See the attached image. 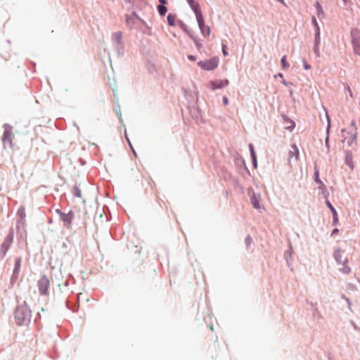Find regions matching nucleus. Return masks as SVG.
Returning a JSON list of instances; mask_svg holds the SVG:
<instances>
[{
	"instance_id": "f257e3e1",
	"label": "nucleus",
	"mask_w": 360,
	"mask_h": 360,
	"mask_svg": "<svg viewBox=\"0 0 360 360\" xmlns=\"http://www.w3.org/2000/svg\"><path fill=\"white\" fill-rule=\"evenodd\" d=\"M333 257L337 262L342 265V268H341L340 271L345 275H349L351 272V269L347 265L348 258L344 251L340 249L334 252Z\"/></svg>"
},
{
	"instance_id": "f03ea898",
	"label": "nucleus",
	"mask_w": 360,
	"mask_h": 360,
	"mask_svg": "<svg viewBox=\"0 0 360 360\" xmlns=\"http://www.w3.org/2000/svg\"><path fill=\"white\" fill-rule=\"evenodd\" d=\"M219 64V58L217 57L212 58L209 60H202L198 63V65L205 70H213L217 68Z\"/></svg>"
},
{
	"instance_id": "7ed1b4c3",
	"label": "nucleus",
	"mask_w": 360,
	"mask_h": 360,
	"mask_svg": "<svg viewBox=\"0 0 360 360\" xmlns=\"http://www.w3.org/2000/svg\"><path fill=\"white\" fill-rule=\"evenodd\" d=\"M351 35L354 53L356 55L360 56V31L357 29H354L351 31Z\"/></svg>"
},
{
	"instance_id": "20e7f679",
	"label": "nucleus",
	"mask_w": 360,
	"mask_h": 360,
	"mask_svg": "<svg viewBox=\"0 0 360 360\" xmlns=\"http://www.w3.org/2000/svg\"><path fill=\"white\" fill-rule=\"evenodd\" d=\"M195 17L202 34L204 36H209L210 34V27L205 24V20L201 11L195 13Z\"/></svg>"
},
{
	"instance_id": "39448f33",
	"label": "nucleus",
	"mask_w": 360,
	"mask_h": 360,
	"mask_svg": "<svg viewBox=\"0 0 360 360\" xmlns=\"http://www.w3.org/2000/svg\"><path fill=\"white\" fill-rule=\"evenodd\" d=\"M50 287V280L45 276H42L38 281V288L41 295L48 294V288Z\"/></svg>"
},
{
	"instance_id": "423d86ee",
	"label": "nucleus",
	"mask_w": 360,
	"mask_h": 360,
	"mask_svg": "<svg viewBox=\"0 0 360 360\" xmlns=\"http://www.w3.org/2000/svg\"><path fill=\"white\" fill-rule=\"evenodd\" d=\"M108 215L103 210H97L94 217V223L95 225H103L108 221Z\"/></svg>"
},
{
	"instance_id": "0eeeda50",
	"label": "nucleus",
	"mask_w": 360,
	"mask_h": 360,
	"mask_svg": "<svg viewBox=\"0 0 360 360\" xmlns=\"http://www.w3.org/2000/svg\"><path fill=\"white\" fill-rule=\"evenodd\" d=\"M299 150L297 146L294 143L291 145V150L289 151L288 163L290 167H292V160L295 158L296 162L299 160Z\"/></svg>"
},
{
	"instance_id": "6e6552de",
	"label": "nucleus",
	"mask_w": 360,
	"mask_h": 360,
	"mask_svg": "<svg viewBox=\"0 0 360 360\" xmlns=\"http://www.w3.org/2000/svg\"><path fill=\"white\" fill-rule=\"evenodd\" d=\"M229 80L228 79H221V80H216V81H211L209 83V87L212 90H215L217 89H221L223 88L229 84Z\"/></svg>"
},
{
	"instance_id": "1a4fd4ad",
	"label": "nucleus",
	"mask_w": 360,
	"mask_h": 360,
	"mask_svg": "<svg viewBox=\"0 0 360 360\" xmlns=\"http://www.w3.org/2000/svg\"><path fill=\"white\" fill-rule=\"evenodd\" d=\"M250 200L251 203L252 204L253 207L255 209H260L262 207L261 205V196L259 194H256L253 191H252V193L250 194Z\"/></svg>"
},
{
	"instance_id": "9d476101",
	"label": "nucleus",
	"mask_w": 360,
	"mask_h": 360,
	"mask_svg": "<svg viewBox=\"0 0 360 360\" xmlns=\"http://www.w3.org/2000/svg\"><path fill=\"white\" fill-rule=\"evenodd\" d=\"M15 322H17V325L21 326L23 324L25 316H23L22 309L20 308H17V310L15 311Z\"/></svg>"
},
{
	"instance_id": "9b49d317",
	"label": "nucleus",
	"mask_w": 360,
	"mask_h": 360,
	"mask_svg": "<svg viewBox=\"0 0 360 360\" xmlns=\"http://www.w3.org/2000/svg\"><path fill=\"white\" fill-rule=\"evenodd\" d=\"M12 131L10 129H6L4 131V136H3V142L4 143H8L9 145H11L12 142Z\"/></svg>"
},
{
	"instance_id": "f8f14e48",
	"label": "nucleus",
	"mask_w": 360,
	"mask_h": 360,
	"mask_svg": "<svg viewBox=\"0 0 360 360\" xmlns=\"http://www.w3.org/2000/svg\"><path fill=\"white\" fill-rule=\"evenodd\" d=\"M74 217V214L72 212H70L68 214H60V218L63 220V221L65 224H70L72 223V221Z\"/></svg>"
},
{
	"instance_id": "ddd939ff",
	"label": "nucleus",
	"mask_w": 360,
	"mask_h": 360,
	"mask_svg": "<svg viewBox=\"0 0 360 360\" xmlns=\"http://www.w3.org/2000/svg\"><path fill=\"white\" fill-rule=\"evenodd\" d=\"M18 217L20 219L18 223L22 224L24 223V218L25 217V209L24 207H20L17 212Z\"/></svg>"
},
{
	"instance_id": "4468645a",
	"label": "nucleus",
	"mask_w": 360,
	"mask_h": 360,
	"mask_svg": "<svg viewBox=\"0 0 360 360\" xmlns=\"http://www.w3.org/2000/svg\"><path fill=\"white\" fill-rule=\"evenodd\" d=\"M191 8L194 11L195 14L201 11L198 4L195 3L194 0H186Z\"/></svg>"
},
{
	"instance_id": "2eb2a0df",
	"label": "nucleus",
	"mask_w": 360,
	"mask_h": 360,
	"mask_svg": "<svg viewBox=\"0 0 360 360\" xmlns=\"http://www.w3.org/2000/svg\"><path fill=\"white\" fill-rule=\"evenodd\" d=\"M345 163L352 169L354 168V163L352 160V155L351 153L347 152L345 156Z\"/></svg>"
},
{
	"instance_id": "dca6fc26",
	"label": "nucleus",
	"mask_w": 360,
	"mask_h": 360,
	"mask_svg": "<svg viewBox=\"0 0 360 360\" xmlns=\"http://www.w3.org/2000/svg\"><path fill=\"white\" fill-rule=\"evenodd\" d=\"M21 266V259L17 258L15 259V267L13 270L14 275L19 274V271L20 270Z\"/></svg>"
},
{
	"instance_id": "f3484780",
	"label": "nucleus",
	"mask_w": 360,
	"mask_h": 360,
	"mask_svg": "<svg viewBox=\"0 0 360 360\" xmlns=\"http://www.w3.org/2000/svg\"><path fill=\"white\" fill-rule=\"evenodd\" d=\"M326 203L327 206L328 207V208L330 210V211L332 212V213L333 214L334 222H336V219H337V217H338V214H337L336 210H335L333 206L331 205L330 201L326 200Z\"/></svg>"
},
{
	"instance_id": "a211bd4d",
	"label": "nucleus",
	"mask_w": 360,
	"mask_h": 360,
	"mask_svg": "<svg viewBox=\"0 0 360 360\" xmlns=\"http://www.w3.org/2000/svg\"><path fill=\"white\" fill-rule=\"evenodd\" d=\"M315 6L317 10V15L319 18L323 17V10L321 6V4L319 2H316L315 4Z\"/></svg>"
},
{
	"instance_id": "6ab92c4d",
	"label": "nucleus",
	"mask_w": 360,
	"mask_h": 360,
	"mask_svg": "<svg viewBox=\"0 0 360 360\" xmlns=\"http://www.w3.org/2000/svg\"><path fill=\"white\" fill-rule=\"evenodd\" d=\"M167 22L169 25H174L176 22V16L174 15L169 14L167 15Z\"/></svg>"
},
{
	"instance_id": "aec40b11",
	"label": "nucleus",
	"mask_w": 360,
	"mask_h": 360,
	"mask_svg": "<svg viewBox=\"0 0 360 360\" xmlns=\"http://www.w3.org/2000/svg\"><path fill=\"white\" fill-rule=\"evenodd\" d=\"M315 181L320 184V186H319L320 189H323L325 187V185L319 179L318 170H316V172H315Z\"/></svg>"
},
{
	"instance_id": "412c9836",
	"label": "nucleus",
	"mask_w": 360,
	"mask_h": 360,
	"mask_svg": "<svg viewBox=\"0 0 360 360\" xmlns=\"http://www.w3.org/2000/svg\"><path fill=\"white\" fill-rule=\"evenodd\" d=\"M158 11L160 15H165L167 13V8L164 5H159L158 6Z\"/></svg>"
},
{
	"instance_id": "4be33fe9",
	"label": "nucleus",
	"mask_w": 360,
	"mask_h": 360,
	"mask_svg": "<svg viewBox=\"0 0 360 360\" xmlns=\"http://www.w3.org/2000/svg\"><path fill=\"white\" fill-rule=\"evenodd\" d=\"M249 148L251 153V156L252 158L253 162L256 164V154L254 150V146L252 143L249 144Z\"/></svg>"
},
{
	"instance_id": "5701e85b",
	"label": "nucleus",
	"mask_w": 360,
	"mask_h": 360,
	"mask_svg": "<svg viewBox=\"0 0 360 360\" xmlns=\"http://www.w3.org/2000/svg\"><path fill=\"white\" fill-rule=\"evenodd\" d=\"M281 65L283 69H287L289 68V64L286 61V56H283L281 60Z\"/></svg>"
},
{
	"instance_id": "b1692460",
	"label": "nucleus",
	"mask_w": 360,
	"mask_h": 360,
	"mask_svg": "<svg viewBox=\"0 0 360 360\" xmlns=\"http://www.w3.org/2000/svg\"><path fill=\"white\" fill-rule=\"evenodd\" d=\"M114 37H115V39H117V41L118 42H120V40H121V37H122V34H121V33H120V32L115 33V34H114Z\"/></svg>"
},
{
	"instance_id": "393cba45",
	"label": "nucleus",
	"mask_w": 360,
	"mask_h": 360,
	"mask_svg": "<svg viewBox=\"0 0 360 360\" xmlns=\"http://www.w3.org/2000/svg\"><path fill=\"white\" fill-rule=\"evenodd\" d=\"M312 22L314 25V26H316L317 27V29H318L317 34H319V28L318 23H317V21H316V19L315 18V17L312 18Z\"/></svg>"
},
{
	"instance_id": "a878e982",
	"label": "nucleus",
	"mask_w": 360,
	"mask_h": 360,
	"mask_svg": "<svg viewBox=\"0 0 360 360\" xmlns=\"http://www.w3.org/2000/svg\"><path fill=\"white\" fill-rule=\"evenodd\" d=\"M226 49H227L226 46V45H223V46H222V52H223V54H224V56L228 55V53H227Z\"/></svg>"
},
{
	"instance_id": "bb28decb",
	"label": "nucleus",
	"mask_w": 360,
	"mask_h": 360,
	"mask_svg": "<svg viewBox=\"0 0 360 360\" xmlns=\"http://www.w3.org/2000/svg\"><path fill=\"white\" fill-rule=\"evenodd\" d=\"M223 103L224 105H228L229 103V100H228V98L226 96H224L223 97Z\"/></svg>"
},
{
	"instance_id": "cd10ccee",
	"label": "nucleus",
	"mask_w": 360,
	"mask_h": 360,
	"mask_svg": "<svg viewBox=\"0 0 360 360\" xmlns=\"http://www.w3.org/2000/svg\"><path fill=\"white\" fill-rule=\"evenodd\" d=\"M188 58L189 60H192V61H195V60H196L195 56H192V55H189V56H188Z\"/></svg>"
},
{
	"instance_id": "c85d7f7f",
	"label": "nucleus",
	"mask_w": 360,
	"mask_h": 360,
	"mask_svg": "<svg viewBox=\"0 0 360 360\" xmlns=\"http://www.w3.org/2000/svg\"><path fill=\"white\" fill-rule=\"evenodd\" d=\"M304 68H305L306 70H309V69H310V68H311V66H310L309 65L307 64L306 63H304Z\"/></svg>"
},
{
	"instance_id": "c756f323",
	"label": "nucleus",
	"mask_w": 360,
	"mask_h": 360,
	"mask_svg": "<svg viewBox=\"0 0 360 360\" xmlns=\"http://www.w3.org/2000/svg\"><path fill=\"white\" fill-rule=\"evenodd\" d=\"M159 2L161 4L160 5H165L167 4V1L166 0H158Z\"/></svg>"
},
{
	"instance_id": "7c9ffc66",
	"label": "nucleus",
	"mask_w": 360,
	"mask_h": 360,
	"mask_svg": "<svg viewBox=\"0 0 360 360\" xmlns=\"http://www.w3.org/2000/svg\"><path fill=\"white\" fill-rule=\"evenodd\" d=\"M351 125H352V127H354V129H355V131H356V123H355V122H354V121H352V122Z\"/></svg>"
},
{
	"instance_id": "2f4dec72",
	"label": "nucleus",
	"mask_w": 360,
	"mask_h": 360,
	"mask_svg": "<svg viewBox=\"0 0 360 360\" xmlns=\"http://www.w3.org/2000/svg\"><path fill=\"white\" fill-rule=\"evenodd\" d=\"M356 139V132H355L353 136H352V141H354Z\"/></svg>"
},
{
	"instance_id": "473e14b6",
	"label": "nucleus",
	"mask_w": 360,
	"mask_h": 360,
	"mask_svg": "<svg viewBox=\"0 0 360 360\" xmlns=\"http://www.w3.org/2000/svg\"><path fill=\"white\" fill-rule=\"evenodd\" d=\"M338 233V230L337 229H335L333 231V232H332V234H331V235H333V234H335V233Z\"/></svg>"
},
{
	"instance_id": "72a5a7b5",
	"label": "nucleus",
	"mask_w": 360,
	"mask_h": 360,
	"mask_svg": "<svg viewBox=\"0 0 360 360\" xmlns=\"http://www.w3.org/2000/svg\"><path fill=\"white\" fill-rule=\"evenodd\" d=\"M2 247H3V248H5V250H4V253H5V252H6V250H7V248H8V247H7V246H6L5 243H3Z\"/></svg>"
},
{
	"instance_id": "f704fd0d",
	"label": "nucleus",
	"mask_w": 360,
	"mask_h": 360,
	"mask_svg": "<svg viewBox=\"0 0 360 360\" xmlns=\"http://www.w3.org/2000/svg\"><path fill=\"white\" fill-rule=\"evenodd\" d=\"M277 1H279L280 3L283 4H285L284 0H277Z\"/></svg>"
},
{
	"instance_id": "c9c22d12",
	"label": "nucleus",
	"mask_w": 360,
	"mask_h": 360,
	"mask_svg": "<svg viewBox=\"0 0 360 360\" xmlns=\"http://www.w3.org/2000/svg\"><path fill=\"white\" fill-rule=\"evenodd\" d=\"M348 90L349 91L350 96H352V90L350 89V88H348Z\"/></svg>"
},
{
	"instance_id": "e433bc0d",
	"label": "nucleus",
	"mask_w": 360,
	"mask_h": 360,
	"mask_svg": "<svg viewBox=\"0 0 360 360\" xmlns=\"http://www.w3.org/2000/svg\"><path fill=\"white\" fill-rule=\"evenodd\" d=\"M278 77L282 78V77H283V74L279 73V74H278Z\"/></svg>"
},
{
	"instance_id": "4c0bfd02",
	"label": "nucleus",
	"mask_w": 360,
	"mask_h": 360,
	"mask_svg": "<svg viewBox=\"0 0 360 360\" xmlns=\"http://www.w3.org/2000/svg\"><path fill=\"white\" fill-rule=\"evenodd\" d=\"M328 137H327L326 139V144L328 143Z\"/></svg>"
},
{
	"instance_id": "58836bf2",
	"label": "nucleus",
	"mask_w": 360,
	"mask_h": 360,
	"mask_svg": "<svg viewBox=\"0 0 360 360\" xmlns=\"http://www.w3.org/2000/svg\"><path fill=\"white\" fill-rule=\"evenodd\" d=\"M345 131V129H342V133H344Z\"/></svg>"
}]
</instances>
